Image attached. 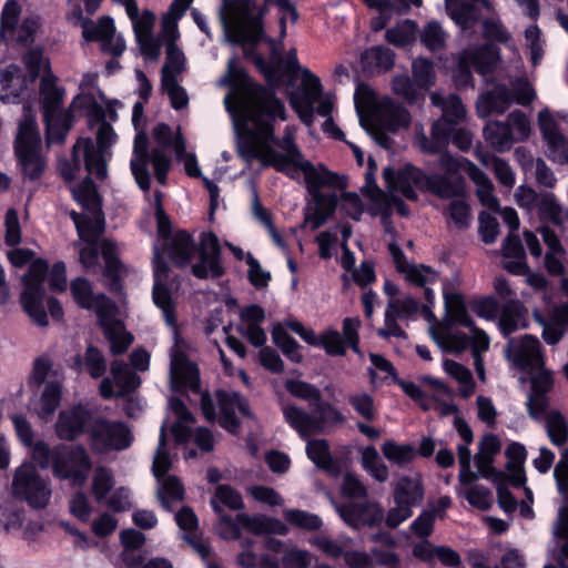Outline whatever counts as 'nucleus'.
I'll return each mask as SVG.
<instances>
[{
  "instance_id": "nucleus-24",
  "label": "nucleus",
  "mask_w": 568,
  "mask_h": 568,
  "mask_svg": "<svg viewBox=\"0 0 568 568\" xmlns=\"http://www.w3.org/2000/svg\"><path fill=\"white\" fill-rule=\"evenodd\" d=\"M506 354L509 361L523 369L534 371L544 365L540 343L532 335L510 338L506 347Z\"/></svg>"
},
{
  "instance_id": "nucleus-25",
  "label": "nucleus",
  "mask_w": 568,
  "mask_h": 568,
  "mask_svg": "<svg viewBox=\"0 0 568 568\" xmlns=\"http://www.w3.org/2000/svg\"><path fill=\"white\" fill-rule=\"evenodd\" d=\"M178 20L164 17L162 20V37L166 42V61L162 68V79H176L186 68L184 53L175 44L179 38Z\"/></svg>"
},
{
  "instance_id": "nucleus-5",
  "label": "nucleus",
  "mask_w": 568,
  "mask_h": 568,
  "mask_svg": "<svg viewBox=\"0 0 568 568\" xmlns=\"http://www.w3.org/2000/svg\"><path fill=\"white\" fill-rule=\"evenodd\" d=\"M23 62L30 81L42 77L40 93L47 124V141L49 144L61 143L70 130V118L60 111L63 92L54 84L53 78L49 74V60L40 48H33L24 54Z\"/></svg>"
},
{
  "instance_id": "nucleus-17",
  "label": "nucleus",
  "mask_w": 568,
  "mask_h": 568,
  "mask_svg": "<svg viewBox=\"0 0 568 568\" xmlns=\"http://www.w3.org/2000/svg\"><path fill=\"white\" fill-rule=\"evenodd\" d=\"M91 470V459L82 446L60 445L53 449L52 474L72 486L85 484Z\"/></svg>"
},
{
  "instance_id": "nucleus-59",
  "label": "nucleus",
  "mask_w": 568,
  "mask_h": 568,
  "mask_svg": "<svg viewBox=\"0 0 568 568\" xmlns=\"http://www.w3.org/2000/svg\"><path fill=\"white\" fill-rule=\"evenodd\" d=\"M412 73L414 81L419 89L428 90L435 84V68L434 64L427 59H415L412 63Z\"/></svg>"
},
{
  "instance_id": "nucleus-47",
  "label": "nucleus",
  "mask_w": 568,
  "mask_h": 568,
  "mask_svg": "<svg viewBox=\"0 0 568 568\" xmlns=\"http://www.w3.org/2000/svg\"><path fill=\"white\" fill-rule=\"evenodd\" d=\"M61 388L62 381H49L42 392L39 400V407L37 408L38 416L48 420L61 402Z\"/></svg>"
},
{
  "instance_id": "nucleus-44",
  "label": "nucleus",
  "mask_w": 568,
  "mask_h": 568,
  "mask_svg": "<svg viewBox=\"0 0 568 568\" xmlns=\"http://www.w3.org/2000/svg\"><path fill=\"white\" fill-rule=\"evenodd\" d=\"M484 138L498 152L510 150L515 143L510 134V125L500 121L488 122L484 128Z\"/></svg>"
},
{
  "instance_id": "nucleus-29",
  "label": "nucleus",
  "mask_w": 568,
  "mask_h": 568,
  "mask_svg": "<svg viewBox=\"0 0 568 568\" xmlns=\"http://www.w3.org/2000/svg\"><path fill=\"white\" fill-rule=\"evenodd\" d=\"M220 244L213 233H204L200 244V262L192 267L193 274L199 278L217 277L223 268L220 263Z\"/></svg>"
},
{
  "instance_id": "nucleus-16",
  "label": "nucleus",
  "mask_w": 568,
  "mask_h": 568,
  "mask_svg": "<svg viewBox=\"0 0 568 568\" xmlns=\"http://www.w3.org/2000/svg\"><path fill=\"white\" fill-rule=\"evenodd\" d=\"M315 404L317 416H313L304 409L293 405H286L283 407L285 420L303 438L322 433L326 425L339 424L344 420L341 412L333 405L320 402Z\"/></svg>"
},
{
  "instance_id": "nucleus-40",
  "label": "nucleus",
  "mask_w": 568,
  "mask_h": 568,
  "mask_svg": "<svg viewBox=\"0 0 568 568\" xmlns=\"http://www.w3.org/2000/svg\"><path fill=\"white\" fill-rule=\"evenodd\" d=\"M541 237L547 245L548 250L545 256V266L549 273L558 275L562 272V255L564 248L557 235L548 227L539 230Z\"/></svg>"
},
{
  "instance_id": "nucleus-19",
  "label": "nucleus",
  "mask_w": 568,
  "mask_h": 568,
  "mask_svg": "<svg viewBox=\"0 0 568 568\" xmlns=\"http://www.w3.org/2000/svg\"><path fill=\"white\" fill-rule=\"evenodd\" d=\"M499 61V50L491 44L466 49L460 54L459 64L454 74L456 84L459 87L471 85V68L480 74H487L496 69Z\"/></svg>"
},
{
  "instance_id": "nucleus-42",
  "label": "nucleus",
  "mask_w": 568,
  "mask_h": 568,
  "mask_svg": "<svg viewBox=\"0 0 568 568\" xmlns=\"http://www.w3.org/2000/svg\"><path fill=\"white\" fill-rule=\"evenodd\" d=\"M308 544L329 558H339L345 549L351 546L352 539L347 536H339L334 539L327 534L320 532L312 536Z\"/></svg>"
},
{
  "instance_id": "nucleus-36",
  "label": "nucleus",
  "mask_w": 568,
  "mask_h": 568,
  "mask_svg": "<svg viewBox=\"0 0 568 568\" xmlns=\"http://www.w3.org/2000/svg\"><path fill=\"white\" fill-rule=\"evenodd\" d=\"M513 102L511 94L504 85L483 93L477 101V112L481 118L504 113Z\"/></svg>"
},
{
  "instance_id": "nucleus-39",
  "label": "nucleus",
  "mask_w": 568,
  "mask_h": 568,
  "mask_svg": "<svg viewBox=\"0 0 568 568\" xmlns=\"http://www.w3.org/2000/svg\"><path fill=\"white\" fill-rule=\"evenodd\" d=\"M175 520L178 526L187 532L184 538L191 544L193 549L203 558L209 559L211 548L199 537L191 534L197 527V517L194 511L189 507H183L176 515Z\"/></svg>"
},
{
  "instance_id": "nucleus-8",
  "label": "nucleus",
  "mask_w": 568,
  "mask_h": 568,
  "mask_svg": "<svg viewBox=\"0 0 568 568\" xmlns=\"http://www.w3.org/2000/svg\"><path fill=\"white\" fill-rule=\"evenodd\" d=\"M71 294L75 303L87 310L95 312L100 325L113 354L126 351L133 342V337L124 329L123 324L115 318V305L103 294H94L90 282L78 277L71 282Z\"/></svg>"
},
{
  "instance_id": "nucleus-60",
  "label": "nucleus",
  "mask_w": 568,
  "mask_h": 568,
  "mask_svg": "<svg viewBox=\"0 0 568 568\" xmlns=\"http://www.w3.org/2000/svg\"><path fill=\"white\" fill-rule=\"evenodd\" d=\"M21 13V8L14 0H9L4 4L1 12L0 38L13 39L16 27Z\"/></svg>"
},
{
  "instance_id": "nucleus-15",
  "label": "nucleus",
  "mask_w": 568,
  "mask_h": 568,
  "mask_svg": "<svg viewBox=\"0 0 568 568\" xmlns=\"http://www.w3.org/2000/svg\"><path fill=\"white\" fill-rule=\"evenodd\" d=\"M13 494L33 508H44L51 499L49 478L42 477L31 462L19 466L13 476Z\"/></svg>"
},
{
  "instance_id": "nucleus-3",
  "label": "nucleus",
  "mask_w": 568,
  "mask_h": 568,
  "mask_svg": "<svg viewBox=\"0 0 568 568\" xmlns=\"http://www.w3.org/2000/svg\"><path fill=\"white\" fill-rule=\"evenodd\" d=\"M168 265L163 260L158 245L154 247L153 257V301L162 311L165 323L173 328L174 345L171 351L170 383L174 390L199 388V369L187 358V344L180 337L176 331V316L168 283Z\"/></svg>"
},
{
  "instance_id": "nucleus-11",
  "label": "nucleus",
  "mask_w": 568,
  "mask_h": 568,
  "mask_svg": "<svg viewBox=\"0 0 568 568\" xmlns=\"http://www.w3.org/2000/svg\"><path fill=\"white\" fill-rule=\"evenodd\" d=\"M354 100L363 126H366V122L369 121L395 131L409 123V114L404 108L388 98H378L366 84L357 85Z\"/></svg>"
},
{
  "instance_id": "nucleus-32",
  "label": "nucleus",
  "mask_w": 568,
  "mask_h": 568,
  "mask_svg": "<svg viewBox=\"0 0 568 568\" xmlns=\"http://www.w3.org/2000/svg\"><path fill=\"white\" fill-rule=\"evenodd\" d=\"M216 398L220 408V425L234 433L239 425L237 414L248 415L245 399L237 393L229 390H217Z\"/></svg>"
},
{
  "instance_id": "nucleus-6",
  "label": "nucleus",
  "mask_w": 568,
  "mask_h": 568,
  "mask_svg": "<svg viewBox=\"0 0 568 568\" xmlns=\"http://www.w3.org/2000/svg\"><path fill=\"white\" fill-rule=\"evenodd\" d=\"M74 200L84 209V213L72 212L79 237L87 245L80 247V261L87 268L99 264L97 241L104 231V217L101 211V200L92 181L85 179L82 183L71 186Z\"/></svg>"
},
{
  "instance_id": "nucleus-23",
  "label": "nucleus",
  "mask_w": 568,
  "mask_h": 568,
  "mask_svg": "<svg viewBox=\"0 0 568 568\" xmlns=\"http://www.w3.org/2000/svg\"><path fill=\"white\" fill-rule=\"evenodd\" d=\"M90 439L92 448L102 453L128 448L133 436L126 425L121 422L94 418L90 427Z\"/></svg>"
},
{
  "instance_id": "nucleus-10",
  "label": "nucleus",
  "mask_w": 568,
  "mask_h": 568,
  "mask_svg": "<svg viewBox=\"0 0 568 568\" xmlns=\"http://www.w3.org/2000/svg\"><path fill=\"white\" fill-rule=\"evenodd\" d=\"M445 310L447 318L443 322L432 324L429 333L434 342L445 352L462 353L469 344L466 334L457 331L455 324L465 327H471L473 320L470 318L463 296L458 293H444Z\"/></svg>"
},
{
  "instance_id": "nucleus-34",
  "label": "nucleus",
  "mask_w": 568,
  "mask_h": 568,
  "mask_svg": "<svg viewBox=\"0 0 568 568\" xmlns=\"http://www.w3.org/2000/svg\"><path fill=\"white\" fill-rule=\"evenodd\" d=\"M342 519L349 526L358 528L374 525L383 519V510L376 503L366 501L361 505L348 503L337 508Z\"/></svg>"
},
{
  "instance_id": "nucleus-22",
  "label": "nucleus",
  "mask_w": 568,
  "mask_h": 568,
  "mask_svg": "<svg viewBox=\"0 0 568 568\" xmlns=\"http://www.w3.org/2000/svg\"><path fill=\"white\" fill-rule=\"evenodd\" d=\"M567 116L542 109L538 113V125L546 142V155L554 162L568 163V138L561 132Z\"/></svg>"
},
{
  "instance_id": "nucleus-49",
  "label": "nucleus",
  "mask_w": 568,
  "mask_h": 568,
  "mask_svg": "<svg viewBox=\"0 0 568 568\" xmlns=\"http://www.w3.org/2000/svg\"><path fill=\"white\" fill-rule=\"evenodd\" d=\"M361 464L363 468L377 481H386L388 478V467L381 459L378 452L373 446L363 448L361 454Z\"/></svg>"
},
{
  "instance_id": "nucleus-53",
  "label": "nucleus",
  "mask_w": 568,
  "mask_h": 568,
  "mask_svg": "<svg viewBox=\"0 0 568 568\" xmlns=\"http://www.w3.org/2000/svg\"><path fill=\"white\" fill-rule=\"evenodd\" d=\"M364 2L376 11V16L371 20V27L374 31L383 30L398 11L392 0H364Z\"/></svg>"
},
{
  "instance_id": "nucleus-45",
  "label": "nucleus",
  "mask_w": 568,
  "mask_h": 568,
  "mask_svg": "<svg viewBox=\"0 0 568 568\" xmlns=\"http://www.w3.org/2000/svg\"><path fill=\"white\" fill-rule=\"evenodd\" d=\"M525 307L518 301H511L504 306L499 327L505 336L526 327Z\"/></svg>"
},
{
  "instance_id": "nucleus-51",
  "label": "nucleus",
  "mask_w": 568,
  "mask_h": 568,
  "mask_svg": "<svg viewBox=\"0 0 568 568\" xmlns=\"http://www.w3.org/2000/svg\"><path fill=\"white\" fill-rule=\"evenodd\" d=\"M507 469L509 471V480L515 486H521L525 481L523 473V463L526 458V449L519 443H511L507 448Z\"/></svg>"
},
{
  "instance_id": "nucleus-50",
  "label": "nucleus",
  "mask_w": 568,
  "mask_h": 568,
  "mask_svg": "<svg viewBox=\"0 0 568 568\" xmlns=\"http://www.w3.org/2000/svg\"><path fill=\"white\" fill-rule=\"evenodd\" d=\"M283 517L287 525L306 531L317 530L323 526V520L315 514L297 508H286Z\"/></svg>"
},
{
  "instance_id": "nucleus-54",
  "label": "nucleus",
  "mask_w": 568,
  "mask_h": 568,
  "mask_svg": "<svg viewBox=\"0 0 568 568\" xmlns=\"http://www.w3.org/2000/svg\"><path fill=\"white\" fill-rule=\"evenodd\" d=\"M546 416V428L552 444L562 445L568 437L567 422L565 417L557 410L547 412L545 409L542 416Z\"/></svg>"
},
{
  "instance_id": "nucleus-35",
  "label": "nucleus",
  "mask_w": 568,
  "mask_h": 568,
  "mask_svg": "<svg viewBox=\"0 0 568 568\" xmlns=\"http://www.w3.org/2000/svg\"><path fill=\"white\" fill-rule=\"evenodd\" d=\"M450 18L462 30L470 29L479 18V8L491 9L488 0H445Z\"/></svg>"
},
{
  "instance_id": "nucleus-46",
  "label": "nucleus",
  "mask_w": 568,
  "mask_h": 568,
  "mask_svg": "<svg viewBox=\"0 0 568 568\" xmlns=\"http://www.w3.org/2000/svg\"><path fill=\"white\" fill-rule=\"evenodd\" d=\"M394 63V53L388 48L373 47L362 55V65L368 72L386 71Z\"/></svg>"
},
{
  "instance_id": "nucleus-20",
  "label": "nucleus",
  "mask_w": 568,
  "mask_h": 568,
  "mask_svg": "<svg viewBox=\"0 0 568 568\" xmlns=\"http://www.w3.org/2000/svg\"><path fill=\"white\" fill-rule=\"evenodd\" d=\"M169 408L175 417L170 430L178 444H185L192 438L202 452L207 453L213 449L214 437L207 428L197 427L194 432H191L190 425L193 424L194 418L182 400L170 398Z\"/></svg>"
},
{
  "instance_id": "nucleus-14",
  "label": "nucleus",
  "mask_w": 568,
  "mask_h": 568,
  "mask_svg": "<svg viewBox=\"0 0 568 568\" xmlns=\"http://www.w3.org/2000/svg\"><path fill=\"white\" fill-rule=\"evenodd\" d=\"M171 466L172 457L168 449L165 425L163 424L153 458L152 470L158 481V498L166 509H170L172 504L181 501L184 497V488L180 479L175 476L166 475Z\"/></svg>"
},
{
  "instance_id": "nucleus-41",
  "label": "nucleus",
  "mask_w": 568,
  "mask_h": 568,
  "mask_svg": "<svg viewBox=\"0 0 568 568\" xmlns=\"http://www.w3.org/2000/svg\"><path fill=\"white\" fill-rule=\"evenodd\" d=\"M423 496L424 490L422 480L418 476H403L394 486L393 499L404 500L413 507H416L422 503Z\"/></svg>"
},
{
  "instance_id": "nucleus-12",
  "label": "nucleus",
  "mask_w": 568,
  "mask_h": 568,
  "mask_svg": "<svg viewBox=\"0 0 568 568\" xmlns=\"http://www.w3.org/2000/svg\"><path fill=\"white\" fill-rule=\"evenodd\" d=\"M14 150L24 174L30 179H37L43 171V160L40 154V135L34 112L29 105L23 108V119L19 123Z\"/></svg>"
},
{
  "instance_id": "nucleus-38",
  "label": "nucleus",
  "mask_w": 568,
  "mask_h": 568,
  "mask_svg": "<svg viewBox=\"0 0 568 568\" xmlns=\"http://www.w3.org/2000/svg\"><path fill=\"white\" fill-rule=\"evenodd\" d=\"M503 265L513 274H524L527 271L525 251L521 242L513 232L509 233L503 246Z\"/></svg>"
},
{
  "instance_id": "nucleus-55",
  "label": "nucleus",
  "mask_w": 568,
  "mask_h": 568,
  "mask_svg": "<svg viewBox=\"0 0 568 568\" xmlns=\"http://www.w3.org/2000/svg\"><path fill=\"white\" fill-rule=\"evenodd\" d=\"M308 458L317 466L327 471L334 473L335 466L331 457L328 446L324 439L310 440L306 445Z\"/></svg>"
},
{
  "instance_id": "nucleus-56",
  "label": "nucleus",
  "mask_w": 568,
  "mask_h": 568,
  "mask_svg": "<svg viewBox=\"0 0 568 568\" xmlns=\"http://www.w3.org/2000/svg\"><path fill=\"white\" fill-rule=\"evenodd\" d=\"M281 561L284 568H310L313 555L307 549L290 541L283 549Z\"/></svg>"
},
{
  "instance_id": "nucleus-61",
  "label": "nucleus",
  "mask_w": 568,
  "mask_h": 568,
  "mask_svg": "<svg viewBox=\"0 0 568 568\" xmlns=\"http://www.w3.org/2000/svg\"><path fill=\"white\" fill-rule=\"evenodd\" d=\"M422 43L430 51L445 47L447 34L437 21H429L419 32Z\"/></svg>"
},
{
  "instance_id": "nucleus-37",
  "label": "nucleus",
  "mask_w": 568,
  "mask_h": 568,
  "mask_svg": "<svg viewBox=\"0 0 568 568\" xmlns=\"http://www.w3.org/2000/svg\"><path fill=\"white\" fill-rule=\"evenodd\" d=\"M29 82L30 78L21 75L17 65L7 67L0 74V99L3 102H14Z\"/></svg>"
},
{
  "instance_id": "nucleus-31",
  "label": "nucleus",
  "mask_w": 568,
  "mask_h": 568,
  "mask_svg": "<svg viewBox=\"0 0 568 568\" xmlns=\"http://www.w3.org/2000/svg\"><path fill=\"white\" fill-rule=\"evenodd\" d=\"M531 374V392L528 397L527 407L531 417L538 419L547 408L545 394L552 387L551 373L544 368L528 371Z\"/></svg>"
},
{
  "instance_id": "nucleus-2",
  "label": "nucleus",
  "mask_w": 568,
  "mask_h": 568,
  "mask_svg": "<svg viewBox=\"0 0 568 568\" xmlns=\"http://www.w3.org/2000/svg\"><path fill=\"white\" fill-rule=\"evenodd\" d=\"M438 164L444 170V174H426L415 166L405 165L398 171L386 168L383 175L392 193H400L407 200L417 201L416 190L429 192L442 199L459 195L463 190L460 174L465 172L477 185L480 202L489 209H498L490 180L474 163L444 152L439 155Z\"/></svg>"
},
{
  "instance_id": "nucleus-27",
  "label": "nucleus",
  "mask_w": 568,
  "mask_h": 568,
  "mask_svg": "<svg viewBox=\"0 0 568 568\" xmlns=\"http://www.w3.org/2000/svg\"><path fill=\"white\" fill-rule=\"evenodd\" d=\"M419 310L418 303L410 296H402L392 298L385 310L384 327L378 331L382 337H404V331L397 325V320L409 318L417 314Z\"/></svg>"
},
{
  "instance_id": "nucleus-57",
  "label": "nucleus",
  "mask_w": 568,
  "mask_h": 568,
  "mask_svg": "<svg viewBox=\"0 0 568 568\" xmlns=\"http://www.w3.org/2000/svg\"><path fill=\"white\" fill-rule=\"evenodd\" d=\"M221 505L231 509H241L243 501L241 495L227 485H220L216 487L214 496L211 499V506L215 513L221 514Z\"/></svg>"
},
{
  "instance_id": "nucleus-64",
  "label": "nucleus",
  "mask_w": 568,
  "mask_h": 568,
  "mask_svg": "<svg viewBox=\"0 0 568 568\" xmlns=\"http://www.w3.org/2000/svg\"><path fill=\"white\" fill-rule=\"evenodd\" d=\"M273 342L293 362L300 363L303 358L298 344L281 326H275L272 332Z\"/></svg>"
},
{
  "instance_id": "nucleus-26",
  "label": "nucleus",
  "mask_w": 568,
  "mask_h": 568,
  "mask_svg": "<svg viewBox=\"0 0 568 568\" xmlns=\"http://www.w3.org/2000/svg\"><path fill=\"white\" fill-rule=\"evenodd\" d=\"M82 34L85 40L100 41L102 50L112 55L118 57L125 49L122 37L116 34L113 20L109 17L101 18L98 22H83Z\"/></svg>"
},
{
  "instance_id": "nucleus-48",
  "label": "nucleus",
  "mask_w": 568,
  "mask_h": 568,
  "mask_svg": "<svg viewBox=\"0 0 568 568\" xmlns=\"http://www.w3.org/2000/svg\"><path fill=\"white\" fill-rule=\"evenodd\" d=\"M445 373L456 379L459 384V393L463 397L467 398L475 392V382L471 372L464 365L452 361L445 359L443 362Z\"/></svg>"
},
{
  "instance_id": "nucleus-58",
  "label": "nucleus",
  "mask_w": 568,
  "mask_h": 568,
  "mask_svg": "<svg viewBox=\"0 0 568 568\" xmlns=\"http://www.w3.org/2000/svg\"><path fill=\"white\" fill-rule=\"evenodd\" d=\"M62 372L54 366L52 361L47 356L38 357L33 363L31 381L40 385L49 381H61Z\"/></svg>"
},
{
  "instance_id": "nucleus-4",
  "label": "nucleus",
  "mask_w": 568,
  "mask_h": 568,
  "mask_svg": "<svg viewBox=\"0 0 568 568\" xmlns=\"http://www.w3.org/2000/svg\"><path fill=\"white\" fill-rule=\"evenodd\" d=\"M267 3H273L278 13L287 12L290 22L298 19L292 0H222L220 19L229 41L241 44H255L263 38V17Z\"/></svg>"
},
{
  "instance_id": "nucleus-63",
  "label": "nucleus",
  "mask_w": 568,
  "mask_h": 568,
  "mask_svg": "<svg viewBox=\"0 0 568 568\" xmlns=\"http://www.w3.org/2000/svg\"><path fill=\"white\" fill-rule=\"evenodd\" d=\"M416 24L410 20L397 23L394 28L386 31L385 38L388 43L402 47L406 45L415 39Z\"/></svg>"
},
{
  "instance_id": "nucleus-1",
  "label": "nucleus",
  "mask_w": 568,
  "mask_h": 568,
  "mask_svg": "<svg viewBox=\"0 0 568 568\" xmlns=\"http://www.w3.org/2000/svg\"><path fill=\"white\" fill-rule=\"evenodd\" d=\"M219 83L230 87L224 104L232 118L241 156L246 161L257 159L264 165L274 166L293 179L303 175L312 197V204L305 211L304 223L311 225L312 230L321 227L337 206L336 194L323 193L321 187L336 184L337 176L324 166H314L303 158L294 143V129L290 126L286 128L284 138L276 141L280 151L268 144L274 121L286 119L284 105L273 92L255 85L246 77L236 57L229 59L226 72Z\"/></svg>"
},
{
  "instance_id": "nucleus-52",
  "label": "nucleus",
  "mask_w": 568,
  "mask_h": 568,
  "mask_svg": "<svg viewBox=\"0 0 568 568\" xmlns=\"http://www.w3.org/2000/svg\"><path fill=\"white\" fill-rule=\"evenodd\" d=\"M384 457L390 463L403 466L416 457V448L412 444H398L394 440H386L382 446Z\"/></svg>"
},
{
  "instance_id": "nucleus-28",
  "label": "nucleus",
  "mask_w": 568,
  "mask_h": 568,
  "mask_svg": "<svg viewBox=\"0 0 568 568\" xmlns=\"http://www.w3.org/2000/svg\"><path fill=\"white\" fill-rule=\"evenodd\" d=\"M92 423V414L87 407L72 406L60 412L55 423V433L61 439L71 440L85 429L90 432Z\"/></svg>"
},
{
  "instance_id": "nucleus-9",
  "label": "nucleus",
  "mask_w": 568,
  "mask_h": 568,
  "mask_svg": "<svg viewBox=\"0 0 568 568\" xmlns=\"http://www.w3.org/2000/svg\"><path fill=\"white\" fill-rule=\"evenodd\" d=\"M98 146L90 139H80L73 146L72 163L73 166L65 164L61 173L67 181L77 176L81 163H84L85 170L90 175L98 179L106 178V156L108 149L116 141V134L110 124L101 122L97 133Z\"/></svg>"
},
{
  "instance_id": "nucleus-21",
  "label": "nucleus",
  "mask_w": 568,
  "mask_h": 568,
  "mask_svg": "<svg viewBox=\"0 0 568 568\" xmlns=\"http://www.w3.org/2000/svg\"><path fill=\"white\" fill-rule=\"evenodd\" d=\"M300 85L288 92L291 106L298 114L301 121L311 126L313 123L314 104L322 95V83L317 75L308 69H301L296 74Z\"/></svg>"
},
{
  "instance_id": "nucleus-13",
  "label": "nucleus",
  "mask_w": 568,
  "mask_h": 568,
  "mask_svg": "<svg viewBox=\"0 0 568 568\" xmlns=\"http://www.w3.org/2000/svg\"><path fill=\"white\" fill-rule=\"evenodd\" d=\"M432 104L443 111V118L436 121L432 128V139L422 136V149L428 153H439L448 144L450 124L459 121L465 115V108L457 95L443 97L439 92L430 94Z\"/></svg>"
},
{
  "instance_id": "nucleus-7",
  "label": "nucleus",
  "mask_w": 568,
  "mask_h": 568,
  "mask_svg": "<svg viewBox=\"0 0 568 568\" xmlns=\"http://www.w3.org/2000/svg\"><path fill=\"white\" fill-rule=\"evenodd\" d=\"M152 138L158 146L149 154L146 135L143 132H139L135 135L133 154L130 161L132 175L139 187L143 191H149L150 189V164L153 166L156 181L160 184H165L171 161L164 153V150L169 148L174 150L175 141L183 139L181 135L173 136L170 126L163 123L154 128Z\"/></svg>"
},
{
  "instance_id": "nucleus-30",
  "label": "nucleus",
  "mask_w": 568,
  "mask_h": 568,
  "mask_svg": "<svg viewBox=\"0 0 568 568\" xmlns=\"http://www.w3.org/2000/svg\"><path fill=\"white\" fill-rule=\"evenodd\" d=\"M111 371L114 382L110 378H104L100 384V394L103 398L122 396L140 386V377L131 372L123 362H113Z\"/></svg>"
},
{
  "instance_id": "nucleus-33",
  "label": "nucleus",
  "mask_w": 568,
  "mask_h": 568,
  "mask_svg": "<svg viewBox=\"0 0 568 568\" xmlns=\"http://www.w3.org/2000/svg\"><path fill=\"white\" fill-rule=\"evenodd\" d=\"M97 83V74L95 73H85L82 77L80 88L82 92L78 94L68 111H60L64 114H68L70 118V128L72 126V122L74 116L78 113L87 112L89 115L100 119L103 114L102 106L94 100L91 93H87V90L92 89Z\"/></svg>"
},
{
  "instance_id": "nucleus-62",
  "label": "nucleus",
  "mask_w": 568,
  "mask_h": 568,
  "mask_svg": "<svg viewBox=\"0 0 568 568\" xmlns=\"http://www.w3.org/2000/svg\"><path fill=\"white\" fill-rule=\"evenodd\" d=\"M120 537L121 542L125 548L123 552V560L131 568L138 567L140 565V559L133 558L131 551L138 549L144 544V535L134 529H126L121 532Z\"/></svg>"
},
{
  "instance_id": "nucleus-18",
  "label": "nucleus",
  "mask_w": 568,
  "mask_h": 568,
  "mask_svg": "<svg viewBox=\"0 0 568 568\" xmlns=\"http://www.w3.org/2000/svg\"><path fill=\"white\" fill-rule=\"evenodd\" d=\"M47 268V263L42 260H37L30 265L28 274L23 277L24 290L20 297L23 310L40 326L48 325L43 292Z\"/></svg>"
},
{
  "instance_id": "nucleus-43",
  "label": "nucleus",
  "mask_w": 568,
  "mask_h": 568,
  "mask_svg": "<svg viewBox=\"0 0 568 568\" xmlns=\"http://www.w3.org/2000/svg\"><path fill=\"white\" fill-rule=\"evenodd\" d=\"M164 245L168 255L180 266L187 264L194 252L191 237L185 232L176 233L173 237L166 240Z\"/></svg>"
}]
</instances>
